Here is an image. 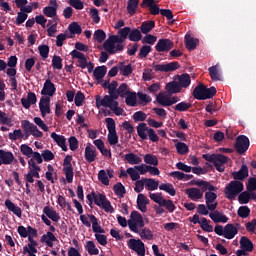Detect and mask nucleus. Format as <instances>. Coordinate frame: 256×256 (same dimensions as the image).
I'll list each match as a JSON object with an SVG mask.
<instances>
[{
    "instance_id": "obj_22",
    "label": "nucleus",
    "mask_w": 256,
    "mask_h": 256,
    "mask_svg": "<svg viewBox=\"0 0 256 256\" xmlns=\"http://www.w3.org/2000/svg\"><path fill=\"white\" fill-rule=\"evenodd\" d=\"M185 193L192 201L203 199V192L199 188H188L185 190Z\"/></svg>"
},
{
    "instance_id": "obj_4",
    "label": "nucleus",
    "mask_w": 256,
    "mask_h": 256,
    "mask_svg": "<svg viewBox=\"0 0 256 256\" xmlns=\"http://www.w3.org/2000/svg\"><path fill=\"white\" fill-rule=\"evenodd\" d=\"M243 189H244L243 182H241L239 180L231 181L225 187V190H224L226 199L233 201V199H235L239 195V193H242Z\"/></svg>"
},
{
    "instance_id": "obj_10",
    "label": "nucleus",
    "mask_w": 256,
    "mask_h": 256,
    "mask_svg": "<svg viewBox=\"0 0 256 256\" xmlns=\"http://www.w3.org/2000/svg\"><path fill=\"white\" fill-rule=\"evenodd\" d=\"M128 247L138 255L145 256V243H143V241L132 238L128 241Z\"/></svg>"
},
{
    "instance_id": "obj_24",
    "label": "nucleus",
    "mask_w": 256,
    "mask_h": 256,
    "mask_svg": "<svg viewBox=\"0 0 256 256\" xmlns=\"http://www.w3.org/2000/svg\"><path fill=\"white\" fill-rule=\"evenodd\" d=\"M240 249H244V251H247V253H252L255 246L253 245L251 239H249L247 236H242L240 238Z\"/></svg>"
},
{
    "instance_id": "obj_23",
    "label": "nucleus",
    "mask_w": 256,
    "mask_h": 256,
    "mask_svg": "<svg viewBox=\"0 0 256 256\" xmlns=\"http://www.w3.org/2000/svg\"><path fill=\"white\" fill-rule=\"evenodd\" d=\"M185 47L188 51H195L197 45H199V39L191 37L189 34H186L184 37Z\"/></svg>"
},
{
    "instance_id": "obj_46",
    "label": "nucleus",
    "mask_w": 256,
    "mask_h": 256,
    "mask_svg": "<svg viewBox=\"0 0 256 256\" xmlns=\"http://www.w3.org/2000/svg\"><path fill=\"white\" fill-rule=\"evenodd\" d=\"M92 196L94 199V203L95 205H97V207H101V205H103V202H105L107 199V196H105V194H96L95 191H92Z\"/></svg>"
},
{
    "instance_id": "obj_43",
    "label": "nucleus",
    "mask_w": 256,
    "mask_h": 256,
    "mask_svg": "<svg viewBox=\"0 0 256 256\" xmlns=\"http://www.w3.org/2000/svg\"><path fill=\"white\" fill-rule=\"evenodd\" d=\"M129 41H133L134 43H137L143 39V35L141 34V31L139 29H130V34L128 37Z\"/></svg>"
},
{
    "instance_id": "obj_15",
    "label": "nucleus",
    "mask_w": 256,
    "mask_h": 256,
    "mask_svg": "<svg viewBox=\"0 0 256 256\" xmlns=\"http://www.w3.org/2000/svg\"><path fill=\"white\" fill-rule=\"evenodd\" d=\"M231 175L234 181H245L249 177V167L243 164L238 171L232 172Z\"/></svg>"
},
{
    "instance_id": "obj_14",
    "label": "nucleus",
    "mask_w": 256,
    "mask_h": 256,
    "mask_svg": "<svg viewBox=\"0 0 256 256\" xmlns=\"http://www.w3.org/2000/svg\"><path fill=\"white\" fill-rule=\"evenodd\" d=\"M190 185H196V187H202V191H208L210 193H213V191H215V192L218 191L217 187L213 186L208 181H204V180H201V179L192 180L190 182Z\"/></svg>"
},
{
    "instance_id": "obj_59",
    "label": "nucleus",
    "mask_w": 256,
    "mask_h": 256,
    "mask_svg": "<svg viewBox=\"0 0 256 256\" xmlns=\"http://www.w3.org/2000/svg\"><path fill=\"white\" fill-rule=\"evenodd\" d=\"M85 101V94L83 92L78 91L74 98V103L76 107H83V102Z\"/></svg>"
},
{
    "instance_id": "obj_34",
    "label": "nucleus",
    "mask_w": 256,
    "mask_h": 256,
    "mask_svg": "<svg viewBox=\"0 0 256 256\" xmlns=\"http://www.w3.org/2000/svg\"><path fill=\"white\" fill-rule=\"evenodd\" d=\"M93 75L96 79V81H103V77L107 75V66H98L94 69Z\"/></svg>"
},
{
    "instance_id": "obj_64",
    "label": "nucleus",
    "mask_w": 256,
    "mask_h": 256,
    "mask_svg": "<svg viewBox=\"0 0 256 256\" xmlns=\"http://www.w3.org/2000/svg\"><path fill=\"white\" fill-rule=\"evenodd\" d=\"M246 189L248 192L256 191V178L255 177H251L248 179Z\"/></svg>"
},
{
    "instance_id": "obj_36",
    "label": "nucleus",
    "mask_w": 256,
    "mask_h": 256,
    "mask_svg": "<svg viewBox=\"0 0 256 256\" xmlns=\"http://www.w3.org/2000/svg\"><path fill=\"white\" fill-rule=\"evenodd\" d=\"M144 183L147 191H157L159 189V182L153 178H144Z\"/></svg>"
},
{
    "instance_id": "obj_44",
    "label": "nucleus",
    "mask_w": 256,
    "mask_h": 256,
    "mask_svg": "<svg viewBox=\"0 0 256 256\" xmlns=\"http://www.w3.org/2000/svg\"><path fill=\"white\" fill-rule=\"evenodd\" d=\"M126 105H129L130 107H135L137 105V93L135 92H128L126 95Z\"/></svg>"
},
{
    "instance_id": "obj_48",
    "label": "nucleus",
    "mask_w": 256,
    "mask_h": 256,
    "mask_svg": "<svg viewBox=\"0 0 256 256\" xmlns=\"http://www.w3.org/2000/svg\"><path fill=\"white\" fill-rule=\"evenodd\" d=\"M28 126L30 127V134L35 137L36 139H39L41 137H43V132L40 131L39 128H37V126L33 123H31L30 121H28Z\"/></svg>"
},
{
    "instance_id": "obj_58",
    "label": "nucleus",
    "mask_w": 256,
    "mask_h": 256,
    "mask_svg": "<svg viewBox=\"0 0 256 256\" xmlns=\"http://www.w3.org/2000/svg\"><path fill=\"white\" fill-rule=\"evenodd\" d=\"M52 67L53 69H58V70L63 69V59H61V56H57V55L53 56Z\"/></svg>"
},
{
    "instance_id": "obj_11",
    "label": "nucleus",
    "mask_w": 256,
    "mask_h": 256,
    "mask_svg": "<svg viewBox=\"0 0 256 256\" xmlns=\"http://www.w3.org/2000/svg\"><path fill=\"white\" fill-rule=\"evenodd\" d=\"M39 109L41 116L45 118L47 115L51 113V98L42 96L39 102Z\"/></svg>"
},
{
    "instance_id": "obj_29",
    "label": "nucleus",
    "mask_w": 256,
    "mask_h": 256,
    "mask_svg": "<svg viewBox=\"0 0 256 256\" xmlns=\"http://www.w3.org/2000/svg\"><path fill=\"white\" fill-rule=\"evenodd\" d=\"M124 161H127L129 165H139L143 162V159L137 156V154L130 152L124 155Z\"/></svg>"
},
{
    "instance_id": "obj_35",
    "label": "nucleus",
    "mask_w": 256,
    "mask_h": 256,
    "mask_svg": "<svg viewBox=\"0 0 256 256\" xmlns=\"http://www.w3.org/2000/svg\"><path fill=\"white\" fill-rule=\"evenodd\" d=\"M178 85L180 86V89H187V87L191 85V76L187 73L180 75L178 78Z\"/></svg>"
},
{
    "instance_id": "obj_50",
    "label": "nucleus",
    "mask_w": 256,
    "mask_h": 256,
    "mask_svg": "<svg viewBox=\"0 0 256 256\" xmlns=\"http://www.w3.org/2000/svg\"><path fill=\"white\" fill-rule=\"evenodd\" d=\"M209 223H211V221L207 220L205 217H202L200 227L202 231H206V233H213V226H211Z\"/></svg>"
},
{
    "instance_id": "obj_41",
    "label": "nucleus",
    "mask_w": 256,
    "mask_h": 256,
    "mask_svg": "<svg viewBox=\"0 0 256 256\" xmlns=\"http://www.w3.org/2000/svg\"><path fill=\"white\" fill-rule=\"evenodd\" d=\"M160 191H165L168 193V195H171V197H175L177 194V191H175V187L171 183L161 184L159 186Z\"/></svg>"
},
{
    "instance_id": "obj_51",
    "label": "nucleus",
    "mask_w": 256,
    "mask_h": 256,
    "mask_svg": "<svg viewBox=\"0 0 256 256\" xmlns=\"http://www.w3.org/2000/svg\"><path fill=\"white\" fill-rule=\"evenodd\" d=\"M176 151L179 155H187L189 153V146L184 142H178L175 144Z\"/></svg>"
},
{
    "instance_id": "obj_3",
    "label": "nucleus",
    "mask_w": 256,
    "mask_h": 256,
    "mask_svg": "<svg viewBox=\"0 0 256 256\" xmlns=\"http://www.w3.org/2000/svg\"><path fill=\"white\" fill-rule=\"evenodd\" d=\"M137 134L142 141H147V139H150L152 143H157L159 141V136L157 135V132H155V129L149 128L145 122L140 123L137 127Z\"/></svg>"
},
{
    "instance_id": "obj_20",
    "label": "nucleus",
    "mask_w": 256,
    "mask_h": 256,
    "mask_svg": "<svg viewBox=\"0 0 256 256\" xmlns=\"http://www.w3.org/2000/svg\"><path fill=\"white\" fill-rule=\"evenodd\" d=\"M214 212L209 213L210 219L215 223H227L229 217L220 212L219 210H213Z\"/></svg>"
},
{
    "instance_id": "obj_33",
    "label": "nucleus",
    "mask_w": 256,
    "mask_h": 256,
    "mask_svg": "<svg viewBox=\"0 0 256 256\" xmlns=\"http://www.w3.org/2000/svg\"><path fill=\"white\" fill-rule=\"evenodd\" d=\"M5 207L7 208L8 211H11L12 213H14L16 217H21L22 215L21 208L15 205V203H13L11 200L9 199L5 200Z\"/></svg>"
},
{
    "instance_id": "obj_6",
    "label": "nucleus",
    "mask_w": 256,
    "mask_h": 256,
    "mask_svg": "<svg viewBox=\"0 0 256 256\" xmlns=\"http://www.w3.org/2000/svg\"><path fill=\"white\" fill-rule=\"evenodd\" d=\"M73 161V156L67 155L63 161V173L66 177L67 183H73V165L71 164Z\"/></svg>"
},
{
    "instance_id": "obj_18",
    "label": "nucleus",
    "mask_w": 256,
    "mask_h": 256,
    "mask_svg": "<svg viewBox=\"0 0 256 256\" xmlns=\"http://www.w3.org/2000/svg\"><path fill=\"white\" fill-rule=\"evenodd\" d=\"M51 139L57 143L58 147L62 148V151H68L67 148V139L63 135H59L55 132H52L50 135Z\"/></svg>"
},
{
    "instance_id": "obj_26",
    "label": "nucleus",
    "mask_w": 256,
    "mask_h": 256,
    "mask_svg": "<svg viewBox=\"0 0 256 256\" xmlns=\"http://www.w3.org/2000/svg\"><path fill=\"white\" fill-rule=\"evenodd\" d=\"M238 233H239V230L233 224H227L224 226L225 239H234L235 235H237Z\"/></svg>"
},
{
    "instance_id": "obj_12",
    "label": "nucleus",
    "mask_w": 256,
    "mask_h": 256,
    "mask_svg": "<svg viewBox=\"0 0 256 256\" xmlns=\"http://www.w3.org/2000/svg\"><path fill=\"white\" fill-rule=\"evenodd\" d=\"M70 55L72 59H78L77 60V67H80V69H87V56L83 54V52H79V50H73L70 52Z\"/></svg>"
},
{
    "instance_id": "obj_61",
    "label": "nucleus",
    "mask_w": 256,
    "mask_h": 256,
    "mask_svg": "<svg viewBox=\"0 0 256 256\" xmlns=\"http://www.w3.org/2000/svg\"><path fill=\"white\" fill-rule=\"evenodd\" d=\"M153 49L151 48V46L149 45H144L140 48L138 57L140 59H145V57H147V55H149V53H151Z\"/></svg>"
},
{
    "instance_id": "obj_31",
    "label": "nucleus",
    "mask_w": 256,
    "mask_h": 256,
    "mask_svg": "<svg viewBox=\"0 0 256 256\" xmlns=\"http://www.w3.org/2000/svg\"><path fill=\"white\" fill-rule=\"evenodd\" d=\"M165 90L169 95H175V93H181V86L177 81H171L166 84Z\"/></svg>"
},
{
    "instance_id": "obj_63",
    "label": "nucleus",
    "mask_w": 256,
    "mask_h": 256,
    "mask_svg": "<svg viewBox=\"0 0 256 256\" xmlns=\"http://www.w3.org/2000/svg\"><path fill=\"white\" fill-rule=\"evenodd\" d=\"M147 119V114L143 111H137L133 114V120L135 123L143 122L146 121Z\"/></svg>"
},
{
    "instance_id": "obj_5",
    "label": "nucleus",
    "mask_w": 256,
    "mask_h": 256,
    "mask_svg": "<svg viewBox=\"0 0 256 256\" xmlns=\"http://www.w3.org/2000/svg\"><path fill=\"white\" fill-rule=\"evenodd\" d=\"M249 145H250L249 137L245 135H239L236 138L234 149H236L239 155H243L249 149Z\"/></svg>"
},
{
    "instance_id": "obj_7",
    "label": "nucleus",
    "mask_w": 256,
    "mask_h": 256,
    "mask_svg": "<svg viewBox=\"0 0 256 256\" xmlns=\"http://www.w3.org/2000/svg\"><path fill=\"white\" fill-rule=\"evenodd\" d=\"M156 101L161 107H171L172 105L179 103L180 99L177 96H167L163 93H159L156 96Z\"/></svg>"
},
{
    "instance_id": "obj_52",
    "label": "nucleus",
    "mask_w": 256,
    "mask_h": 256,
    "mask_svg": "<svg viewBox=\"0 0 256 256\" xmlns=\"http://www.w3.org/2000/svg\"><path fill=\"white\" fill-rule=\"evenodd\" d=\"M20 152L22 153V155H24L25 157H27L28 159H31L34 151L33 148H31L29 145L27 144H22L20 146Z\"/></svg>"
},
{
    "instance_id": "obj_1",
    "label": "nucleus",
    "mask_w": 256,
    "mask_h": 256,
    "mask_svg": "<svg viewBox=\"0 0 256 256\" xmlns=\"http://www.w3.org/2000/svg\"><path fill=\"white\" fill-rule=\"evenodd\" d=\"M131 33V27H124L118 31V35H112L110 36L103 44V47L109 55H115V53H121L123 49H125V46H123V43H125V39L127 37L129 38V35Z\"/></svg>"
},
{
    "instance_id": "obj_25",
    "label": "nucleus",
    "mask_w": 256,
    "mask_h": 256,
    "mask_svg": "<svg viewBox=\"0 0 256 256\" xmlns=\"http://www.w3.org/2000/svg\"><path fill=\"white\" fill-rule=\"evenodd\" d=\"M128 221H131V223H135L138 225V227L141 229L145 227V222L143 221V216H141V213L134 210L130 214V219Z\"/></svg>"
},
{
    "instance_id": "obj_60",
    "label": "nucleus",
    "mask_w": 256,
    "mask_h": 256,
    "mask_svg": "<svg viewBox=\"0 0 256 256\" xmlns=\"http://www.w3.org/2000/svg\"><path fill=\"white\" fill-rule=\"evenodd\" d=\"M69 31L70 33H72V35H81L83 30L81 29V26L78 25L77 22H72L69 25Z\"/></svg>"
},
{
    "instance_id": "obj_57",
    "label": "nucleus",
    "mask_w": 256,
    "mask_h": 256,
    "mask_svg": "<svg viewBox=\"0 0 256 256\" xmlns=\"http://www.w3.org/2000/svg\"><path fill=\"white\" fill-rule=\"evenodd\" d=\"M113 191L118 197H124L126 193L125 186H123L121 182H118L113 186Z\"/></svg>"
},
{
    "instance_id": "obj_19",
    "label": "nucleus",
    "mask_w": 256,
    "mask_h": 256,
    "mask_svg": "<svg viewBox=\"0 0 256 256\" xmlns=\"http://www.w3.org/2000/svg\"><path fill=\"white\" fill-rule=\"evenodd\" d=\"M55 91H57L55 84H53L50 79H47L44 83L41 95H48V97H53V95H55Z\"/></svg>"
},
{
    "instance_id": "obj_47",
    "label": "nucleus",
    "mask_w": 256,
    "mask_h": 256,
    "mask_svg": "<svg viewBox=\"0 0 256 256\" xmlns=\"http://www.w3.org/2000/svg\"><path fill=\"white\" fill-rule=\"evenodd\" d=\"M144 162L146 163V165H153L154 167H157V165H159V159L153 154H146L144 156Z\"/></svg>"
},
{
    "instance_id": "obj_45",
    "label": "nucleus",
    "mask_w": 256,
    "mask_h": 256,
    "mask_svg": "<svg viewBox=\"0 0 256 256\" xmlns=\"http://www.w3.org/2000/svg\"><path fill=\"white\" fill-rule=\"evenodd\" d=\"M119 71L120 75H123L124 77H129V75L133 73V66H131V64L124 65L123 63H120Z\"/></svg>"
},
{
    "instance_id": "obj_8",
    "label": "nucleus",
    "mask_w": 256,
    "mask_h": 256,
    "mask_svg": "<svg viewBox=\"0 0 256 256\" xmlns=\"http://www.w3.org/2000/svg\"><path fill=\"white\" fill-rule=\"evenodd\" d=\"M180 67L181 65L177 61L169 62L167 64H153V69L156 73L159 71L162 73H171L177 71Z\"/></svg>"
},
{
    "instance_id": "obj_38",
    "label": "nucleus",
    "mask_w": 256,
    "mask_h": 256,
    "mask_svg": "<svg viewBox=\"0 0 256 256\" xmlns=\"http://www.w3.org/2000/svg\"><path fill=\"white\" fill-rule=\"evenodd\" d=\"M219 65H214L208 68L209 75L212 81H221V74L219 73Z\"/></svg>"
},
{
    "instance_id": "obj_28",
    "label": "nucleus",
    "mask_w": 256,
    "mask_h": 256,
    "mask_svg": "<svg viewBox=\"0 0 256 256\" xmlns=\"http://www.w3.org/2000/svg\"><path fill=\"white\" fill-rule=\"evenodd\" d=\"M88 218L90 219V222L92 223V231L96 233V235L99 233H105V229L99 225V219L95 217L93 214H88Z\"/></svg>"
},
{
    "instance_id": "obj_62",
    "label": "nucleus",
    "mask_w": 256,
    "mask_h": 256,
    "mask_svg": "<svg viewBox=\"0 0 256 256\" xmlns=\"http://www.w3.org/2000/svg\"><path fill=\"white\" fill-rule=\"evenodd\" d=\"M98 180L103 184L108 186L110 181H109V177L107 176V172L105 170H100L98 172Z\"/></svg>"
},
{
    "instance_id": "obj_40",
    "label": "nucleus",
    "mask_w": 256,
    "mask_h": 256,
    "mask_svg": "<svg viewBox=\"0 0 256 256\" xmlns=\"http://www.w3.org/2000/svg\"><path fill=\"white\" fill-rule=\"evenodd\" d=\"M139 9V0H128L127 11L129 15H135Z\"/></svg>"
},
{
    "instance_id": "obj_56",
    "label": "nucleus",
    "mask_w": 256,
    "mask_h": 256,
    "mask_svg": "<svg viewBox=\"0 0 256 256\" xmlns=\"http://www.w3.org/2000/svg\"><path fill=\"white\" fill-rule=\"evenodd\" d=\"M86 251L89 255H97L99 253V249L95 246V242L88 241L85 246Z\"/></svg>"
},
{
    "instance_id": "obj_42",
    "label": "nucleus",
    "mask_w": 256,
    "mask_h": 256,
    "mask_svg": "<svg viewBox=\"0 0 256 256\" xmlns=\"http://www.w3.org/2000/svg\"><path fill=\"white\" fill-rule=\"evenodd\" d=\"M160 207H165V209L168 211V213H173L177 207L171 200H167L165 198H162V201L160 202Z\"/></svg>"
},
{
    "instance_id": "obj_53",
    "label": "nucleus",
    "mask_w": 256,
    "mask_h": 256,
    "mask_svg": "<svg viewBox=\"0 0 256 256\" xmlns=\"http://www.w3.org/2000/svg\"><path fill=\"white\" fill-rule=\"evenodd\" d=\"M107 38V34H105V31L99 29L94 32L93 39L94 41H97V43H102Z\"/></svg>"
},
{
    "instance_id": "obj_37",
    "label": "nucleus",
    "mask_w": 256,
    "mask_h": 256,
    "mask_svg": "<svg viewBox=\"0 0 256 256\" xmlns=\"http://www.w3.org/2000/svg\"><path fill=\"white\" fill-rule=\"evenodd\" d=\"M193 107V104L187 101H182L175 106H173L174 111H178L180 113H184L185 111H189Z\"/></svg>"
},
{
    "instance_id": "obj_2",
    "label": "nucleus",
    "mask_w": 256,
    "mask_h": 256,
    "mask_svg": "<svg viewBox=\"0 0 256 256\" xmlns=\"http://www.w3.org/2000/svg\"><path fill=\"white\" fill-rule=\"evenodd\" d=\"M95 101L97 109H101V107H108L117 116L123 115V108L119 107V102L112 101L109 95H105L103 98H101V95H96Z\"/></svg>"
},
{
    "instance_id": "obj_55",
    "label": "nucleus",
    "mask_w": 256,
    "mask_h": 256,
    "mask_svg": "<svg viewBox=\"0 0 256 256\" xmlns=\"http://www.w3.org/2000/svg\"><path fill=\"white\" fill-rule=\"evenodd\" d=\"M237 215L242 219H247V217L251 215V209H249L247 206H240L238 208Z\"/></svg>"
},
{
    "instance_id": "obj_13",
    "label": "nucleus",
    "mask_w": 256,
    "mask_h": 256,
    "mask_svg": "<svg viewBox=\"0 0 256 256\" xmlns=\"http://www.w3.org/2000/svg\"><path fill=\"white\" fill-rule=\"evenodd\" d=\"M204 199L209 211H215L217 209V194L215 192H206Z\"/></svg>"
},
{
    "instance_id": "obj_16",
    "label": "nucleus",
    "mask_w": 256,
    "mask_h": 256,
    "mask_svg": "<svg viewBox=\"0 0 256 256\" xmlns=\"http://www.w3.org/2000/svg\"><path fill=\"white\" fill-rule=\"evenodd\" d=\"M0 161L2 165H11V163H17V159L11 151L0 150Z\"/></svg>"
},
{
    "instance_id": "obj_39",
    "label": "nucleus",
    "mask_w": 256,
    "mask_h": 256,
    "mask_svg": "<svg viewBox=\"0 0 256 256\" xmlns=\"http://www.w3.org/2000/svg\"><path fill=\"white\" fill-rule=\"evenodd\" d=\"M53 241H57V238L52 232H47L41 237V242L46 243L48 247H53Z\"/></svg>"
},
{
    "instance_id": "obj_9",
    "label": "nucleus",
    "mask_w": 256,
    "mask_h": 256,
    "mask_svg": "<svg viewBox=\"0 0 256 256\" xmlns=\"http://www.w3.org/2000/svg\"><path fill=\"white\" fill-rule=\"evenodd\" d=\"M175 47V43H173V41L171 39L168 38H162L159 39L155 49L158 53H167L169 51H171V49H173Z\"/></svg>"
},
{
    "instance_id": "obj_54",
    "label": "nucleus",
    "mask_w": 256,
    "mask_h": 256,
    "mask_svg": "<svg viewBox=\"0 0 256 256\" xmlns=\"http://www.w3.org/2000/svg\"><path fill=\"white\" fill-rule=\"evenodd\" d=\"M126 173H128L132 181H139V179H141V174H139V171H137L135 166L128 168Z\"/></svg>"
},
{
    "instance_id": "obj_49",
    "label": "nucleus",
    "mask_w": 256,
    "mask_h": 256,
    "mask_svg": "<svg viewBox=\"0 0 256 256\" xmlns=\"http://www.w3.org/2000/svg\"><path fill=\"white\" fill-rule=\"evenodd\" d=\"M238 201H239L240 205H247V203H249V201H251V194H250L249 190L240 193L238 196Z\"/></svg>"
},
{
    "instance_id": "obj_30",
    "label": "nucleus",
    "mask_w": 256,
    "mask_h": 256,
    "mask_svg": "<svg viewBox=\"0 0 256 256\" xmlns=\"http://www.w3.org/2000/svg\"><path fill=\"white\" fill-rule=\"evenodd\" d=\"M43 213L46 215V217H48V219H51V221H54L55 223H57V221L61 219L59 213H57V211H55L53 208L49 206H45L43 208Z\"/></svg>"
},
{
    "instance_id": "obj_21",
    "label": "nucleus",
    "mask_w": 256,
    "mask_h": 256,
    "mask_svg": "<svg viewBox=\"0 0 256 256\" xmlns=\"http://www.w3.org/2000/svg\"><path fill=\"white\" fill-rule=\"evenodd\" d=\"M84 157L88 163H93V161L97 159V150L95 149V146H86Z\"/></svg>"
},
{
    "instance_id": "obj_17",
    "label": "nucleus",
    "mask_w": 256,
    "mask_h": 256,
    "mask_svg": "<svg viewBox=\"0 0 256 256\" xmlns=\"http://www.w3.org/2000/svg\"><path fill=\"white\" fill-rule=\"evenodd\" d=\"M36 103L37 95H35V92H29L27 98H21V104L24 109H30L31 105H35Z\"/></svg>"
},
{
    "instance_id": "obj_27",
    "label": "nucleus",
    "mask_w": 256,
    "mask_h": 256,
    "mask_svg": "<svg viewBox=\"0 0 256 256\" xmlns=\"http://www.w3.org/2000/svg\"><path fill=\"white\" fill-rule=\"evenodd\" d=\"M192 95H193L194 99H197L198 101H205V85L198 84L194 88Z\"/></svg>"
},
{
    "instance_id": "obj_32",
    "label": "nucleus",
    "mask_w": 256,
    "mask_h": 256,
    "mask_svg": "<svg viewBox=\"0 0 256 256\" xmlns=\"http://www.w3.org/2000/svg\"><path fill=\"white\" fill-rule=\"evenodd\" d=\"M155 29V21L154 20H147L142 22L140 26V32L143 33V35H147V33H151Z\"/></svg>"
}]
</instances>
